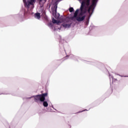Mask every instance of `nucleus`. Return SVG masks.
Wrapping results in <instances>:
<instances>
[{
	"instance_id": "obj_1",
	"label": "nucleus",
	"mask_w": 128,
	"mask_h": 128,
	"mask_svg": "<svg viewBox=\"0 0 128 128\" xmlns=\"http://www.w3.org/2000/svg\"><path fill=\"white\" fill-rule=\"evenodd\" d=\"M48 96V92H46L41 94H38L34 96V100L36 102H44L43 106L45 108L48 106V104L46 100V97Z\"/></svg>"
},
{
	"instance_id": "obj_2",
	"label": "nucleus",
	"mask_w": 128,
	"mask_h": 128,
	"mask_svg": "<svg viewBox=\"0 0 128 128\" xmlns=\"http://www.w3.org/2000/svg\"><path fill=\"white\" fill-rule=\"evenodd\" d=\"M39 4H40L42 2V0H37ZM36 0H27L26 1V0H23V2L24 3V6L26 8H34V4H36Z\"/></svg>"
},
{
	"instance_id": "obj_3",
	"label": "nucleus",
	"mask_w": 128,
	"mask_h": 128,
	"mask_svg": "<svg viewBox=\"0 0 128 128\" xmlns=\"http://www.w3.org/2000/svg\"><path fill=\"white\" fill-rule=\"evenodd\" d=\"M90 4V0H84V1H82L81 3V6L80 8V10H81V12L80 13V16H82V12H86V9L84 8H86V6H88Z\"/></svg>"
},
{
	"instance_id": "obj_4",
	"label": "nucleus",
	"mask_w": 128,
	"mask_h": 128,
	"mask_svg": "<svg viewBox=\"0 0 128 128\" xmlns=\"http://www.w3.org/2000/svg\"><path fill=\"white\" fill-rule=\"evenodd\" d=\"M62 0H55V2L54 4V9L52 10L53 14H56V10H58V2Z\"/></svg>"
},
{
	"instance_id": "obj_5",
	"label": "nucleus",
	"mask_w": 128,
	"mask_h": 128,
	"mask_svg": "<svg viewBox=\"0 0 128 128\" xmlns=\"http://www.w3.org/2000/svg\"><path fill=\"white\" fill-rule=\"evenodd\" d=\"M76 18L78 22H82V20H84V18H86V16H84L82 17L78 16V17H76Z\"/></svg>"
},
{
	"instance_id": "obj_6",
	"label": "nucleus",
	"mask_w": 128,
	"mask_h": 128,
	"mask_svg": "<svg viewBox=\"0 0 128 128\" xmlns=\"http://www.w3.org/2000/svg\"><path fill=\"white\" fill-rule=\"evenodd\" d=\"M35 18H37V20H40V14L37 12L34 14Z\"/></svg>"
},
{
	"instance_id": "obj_7",
	"label": "nucleus",
	"mask_w": 128,
	"mask_h": 128,
	"mask_svg": "<svg viewBox=\"0 0 128 128\" xmlns=\"http://www.w3.org/2000/svg\"><path fill=\"white\" fill-rule=\"evenodd\" d=\"M78 9H77L76 12L74 13V17L72 18H72H78Z\"/></svg>"
},
{
	"instance_id": "obj_8",
	"label": "nucleus",
	"mask_w": 128,
	"mask_h": 128,
	"mask_svg": "<svg viewBox=\"0 0 128 128\" xmlns=\"http://www.w3.org/2000/svg\"><path fill=\"white\" fill-rule=\"evenodd\" d=\"M52 22L53 24H58L60 22V21L55 20L54 18H52Z\"/></svg>"
},
{
	"instance_id": "obj_9",
	"label": "nucleus",
	"mask_w": 128,
	"mask_h": 128,
	"mask_svg": "<svg viewBox=\"0 0 128 128\" xmlns=\"http://www.w3.org/2000/svg\"><path fill=\"white\" fill-rule=\"evenodd\" d=\"M92 10V5H91L88 9V12L90 14V10Z\"/></svg>"
},
{
	"instance_id": "obj_10",
	"label": "nucleus",
	"mask_w": 128,
	"mask_h": 128,
	"mask_svg": "<svg viewBox=\"0 0 128 128\" xmlns=\"http://www.w3.org/2000/svg\"><path fill=\"white\" fill-rule=\"evenodd\" d=\"M74 10L72 7H71L69 8V11L70 12H74Z\"/></svg>"
},
{
	"instance_id": "obj_11",
	"label": "nucleus",
	"mask_w": 128,
	"mask_h": 128,
	"mask_svg": "<svg viewBox=\"0 0 128 128\" xmlns=\"http://www.w3.org/2000/svg\"><path fill=\"white\" fill-rule=\"evenodd\" d=\"M55 18H56V20H58V18H60V14H58V16L56 14L55 16Z\"/></svg>"
},
{
	"instance_id": "obj_12",
	"label": "nucleus",
	"mask_w": 128,
	"mask_h": 128,
	"mask_svg": "<svg viewBox=\"0 0 128 128\" xmlns=\"http://www.w3.org/2000/svg\"><path fill=\"white\" fill-rule=\"evenodd\" d=\"M96 0H92V6H94L96 4Z\"/></svg>"
},
{
	"instance_id": "obj_13",
	"label": "nucleus",
	"mask_w": 128,
	"mask_h": 128,
	"mask_svg": "<svg viewBox=\"0 0 128 128\" xmlns=\"http://www.w3.org/2000/svg\"><path fill=\"white\" fill-rule=\"evenodd\" d=\"M64 26L68 28V26H70V24H64Z\"/></svg>"
},
{
	"instance_id": "obj_14",
	"label": "nucleus",
	"mask_w": 128,
	"mask_h": 128,
	"mask_svg": "<svg viewBox=\"0 0 128 128\" xmlns=\"http://www.w3.org/2000/svg\"><path fill=\"white\" fill-rule=\"evenodd\" d=\"M48 24L49 26H50V27L52 26V22L48 23Z\"/></svg>"
},
{
	"instance_id": "obj_15",
	"label": "nucleus",
	"mask_w": 128,
	"mask_h": 128,
	"mask_svg": "<svg viewBox=\"0 0 128 128\" xmlns=\"http://www.w3.org/2000/svg\"><path fill=\"white\" fill-rule=\"evenodd\" d=\"M86 24H88V22L86 21Z\"/></svg>"
}]
</instances>
